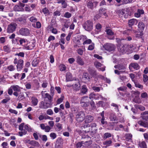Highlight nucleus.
Wrapping results in <instances>:
<instances>
[{"instance_id":"obj_1","label":"nucleus","mask_w":148,"mask_h":148,"mask_svg":"<svg viewBox=\"0 0 148 148\" xmlns=\"http://www.w3.org/2000/svg\"><path fill=\"white\" fill-rule=\"evenodd\" d=\"M82 26L85 30L90 32L93 29V23L91 21L88 20L83 24Z\"/></svg>"},{"instance_id":"obj_2","label":"nucleus","mask_w":148,"mask_h":148,"mask_svg":"<svg viewBox=\"0 0 148 148\" xmlns=\"http://www.w3.org/2000/svg\"><path fill=\"white\" fill-rule=\"evenodd\" d=\"M81 106L84 107H88L89 104L90 100L87 97H82L80 100Z\"/></svg>"},{"instance_id":"obj_3","label":"nucleus","mask_w":148,"mask_h":148,"mask_svg":"<svg viewBox=\"0 0 148 148\" xmlns=\"http://www.w3.org/2000/svg\"><path fill=\"white\" fill-rule=\"evenodd\" d=\"M105 49L109 52H111L114 50L115 47L114 45L110 43H106L103 46Z\"/></svg>"},{"instance_id":"obj_4","label":"nucleus","mask_w":148,"mask_h":148,"mask_svg":"<svg viewBox=\"0 0 148 148\" xmlns=\"http://www.w3.org/2000/svg\"><path fill=\"white\" fill-rule=\"evenodd\" d=\"M51 105L50 102L46 101H42L40 103L39 107L41 108L46 109L48 108L51 107Z\"/></svg>"},{"instance_id":"obj_5","label":"nucleus","mask_w":148,"mask_h":148,"mask_svg":"<svg viewBox=\"0 0 148 148\" xmlns=\"http://www.w3.org/2000/svg\"><path fill=\"white\" fill-rule=\"evenodd\" d=\"M97 130V124L95 123H92L90 125V128L88 130H85L86 132H88L90 131L93 133H96Z\"/></svg>"},{"instance_id":"obj_6","label":"nucleus","mask_w":148,"mask_h":148,"mask_svg":"<svg viewBox=\"0 0 148 148\" xmlns=\"http://www.w3.org/2000/svg\"><path fill=\"white\" fill-rule=\"evenodd\" d=\"M17 25L14 23H12L8 25L7 32L9 33H12L15 31Z\"/></svg>"},{"instance_id":"obj_7","label":"nucleus","mask_w":148,"mask_h":148,"mask_svg":"<svg viewBox=\"0 0 148 148\" xmlns=\"http://www.w3.org/2000/svg\"><path fill=\"white\" fill-rule=\"evenodd\" d=\"M85 114L84 112L81 111L78 112L76 116V120L79 122L83 121L84 119Z\"/></svg>"},{"instance_id":"obj_8","label":"nucleus","mask_w":148,"mask_h":148,"mask_svg":"<svg viewBox=\"0 0 148 148\" xmlns=\"http://www.w3.org/2000/svg\"><path fill=\"white\" fill-rule=\"evenodd\" d=\"M19 32L22 36H27L30 34V31L27 28H22L19 30Z\"/></svg>"},{"instance_id":"obj_9","label":"nucleus","mask_w":148,"mask_h":148,"mask_svg":"<svg viewBox=\"0 0 148 148\" xmlns=\"http://www.w3.org/2000/svg\"><path fill=\"white\" fill-rule=\"evenodd\" d=\"M127 45L125 44L124 45L121 43L119 44L118 49L119 51L121 53H123L128 51Z\"/></svg>"},{"instance_id":"obj_10","label":"nucleus","mask_w":148,"mask_h":148,"mask_svg":"<svg viewBox=\"0 0 148 148\" xmlns=\"http://www.w3.org/2000/svg\"><path fill=\"white\" fill-rule=\"evenodd\" d=\"M105 31L108 35L107 37L110 40H113L114 39V36H113L114 33L111 29H107L105 30Z\"/></svg>"},{"instance_id":"obj_11","label":"nucleus","mask_w":148,"mask_h":148,"mask_svg":"<svg viewBox=\"0 0 148 148\" xmlns=\"http://www.w3.org/2000/svg\"><path fill=\"white\" fill-rule=\"evenodd\" d=\"M35 43L33 42H29L27 43L25 46L23 47V49L27 50H31L35 47Z\"/></svg>"},{"instance_id":"obj_12","label":"nucleus","mask_w":148,"mask_h":148,"mask_svg":"<svg viewBox=\"0 0 148 148\" xmlns=\"http://www.w3.org/2000/svg\"><path fill=\"white\" fill-rule=\"evenodd\" d=\"M83 39L84 41L83 43V45H84L86 44H90L92 42V41L90 39H89L87 40V38L86 36L84 35H82L80 36V40Z\"/></svg>"},{"instance_id":"obj_13","label":"nucleus","mask_w":148,"mask_h":148,"mask_svg":"<svg viewBox=\"0 0 148 148\" xmlns=\"http://www.w3.org/2000/svg\"><path fill=\"white\" fill-rule=\"evenodd\" d=\"M23 60L22 59L18 60V62L16 66V68L18 71H20L23 68Z\"/></svg>"},{"instance_id":"obj_14","label":"nucleus","mask_w":148,"mask_h":148,"mask_svg":"<svg viewBox=\"0 0 148 148\" xmlns=\"http://www.w3.org/2000/svg\"><path fill=\"white\" fill-rule=\"evenodd\" d=\"M84 119L85 123H90L93 120L94 117L90 115H87L85 116Z\"/></svg>"},{"instance_id":"obj_15","label":"nucleus","mask_w":148,"mask_h":148,"mask_svg":"<svg viewBox=\"0 0 148 148\" xmlns=\"http://www.w3.org/2000/svg\"><path fill=\"white\" fill-rule=\"evenodd\" d=\"M75 81H76V83L75 84H73L72 85L73 86V88L74 90H79L80 89V86L78 85V84H79V82L78 79H75Z\"/></svg>"},{"instance_id":"obj_16","label":"nucleus","mask_w":148,"mask_h":148,"mask_svg":"<svg viewBox=\"0 0 148 148\" xmlns=\"http://www.w3.org/2000/svg\"><path fill=\"white\" fill-rule=\"evenodd\" d=\"M99 96L100 95L99 94L92 93L90 94L89 98L91 100H92L93 99H97L99 98Z\"/></svg>"},{"instance_id":"obj_17","label":"nucleus","mask_w":148,"mask_h":148,"mask_svg":"<svg viewBox=\"0 0 148 148\" xmlns=\"http://www.w3.org/2000/svg\"><path fill=\"white\" fill-rule=\"evenodd\" d=\"M26 17L24 15H23L21 17L18 18L17 20L21 24H24L26 22Z\"/></svg>"},{"instance_id":"obj_18","label":"nucleus","mask_w":148,"mask_h":148,"mask_svg":"<svg viewBox=\"0 0 148 148\" xmlns=\"http://www.w3.org/2000/svg\"><path fill=\"white\" fill-rule=\"evenodd\" d=\"M138 23L137 20L135 19H131L128 21V25L131 29L132 28V26L134 24H136Z\"/></svg>"},{"instance_id":"obj_19","label":"nucleus","mask_w":148,"mask_h":148,"mask_svg":"<svg viewBox=\"0 0 148 148\" xmlns=\"http://www.w3.org/2000/svg\"><path fill=\"white\" fill-rule=\"evenodd\" d=\"M94 65L95 66L96 68L99 69V68L100 69V70L103 71L105 70V68L104 67H102L101 68H99L101 67L102 66V65L101 64V63L99 62L98 61L95 62L94 63Z\"/></svg>"},{"instance_id":"obj_20","label":"nucleus","mask_w":148,"mask_h":148,"mask_svg":"<svg viewBox=\"0 0 148 148\" xmlns=\"http://www.w3.org/2000/svg\"><path fill=\"white\" fill-rule=\"evenodd\" d=\"M109 119L111 121H117L116 116L115 113H112L110 114Z\"/></svg>"},{"instance_id":"obj_21","label":"nucleus","mask_w":148,"mask_h":148,"mask_svg":"<svg viewBox=\"0 0 148 148\" xmlns=\"http://www.w3.org/2000/svg\"><path fill=\"white\" fill-rule=\"evenodd\" d=\"M141 117L144 120L147 121L148 120V111H145L141 113Z\"/></svg>"},{"instance_id":"obj_22","label":"nucleus","mask_w":148,"mask_h":148,"mask_svg":"<svg viewBox=\"0 0 148 148\" xmlns=\"http://www.w3.org/2000/svg\"><path fill=\"white\" fill-rule=\"evenodd\" d=\"M80 91L83 94H86L88 91V89L86 86L85 85H83L82 86Z\"/></svg>"},{"instance_id":"obj_23","label":"nucleus","mask_w":148,"mask_h":148,"mask_svg":"<svg viewBox=\"0 0 148 148\" xmlns=\"http://www.w3.org/2000/svg\"><path fill=\"white\" fill-rule=\"evenodd\" d=\"M83 79L86 81H89L91 77L87 73H84L82 77Z\"/></svg>"},{"instance_id":"obj_24","label":"nucleus","mask_w":148,"mask_h":148,"mask_svg":"<svg viewBox=\"0 0 148 148\" xmlns=\"http://www.w3.org/2000/svg\"><path fill=\"white\" fill-rule=\"evenodd\" d=\"M76 61L77 62L79 65L83 66L84 64V62L82 59L79 56H77V57Z\"/></svg>"},{"instance_id":"obj_25","label":"nucleus","mask_w":148,"mask_h":148,"mask_svg":"<svg viewBox=\"0 0 148 148\" xmlns=\"http://www.w3.org/2000/svg\"><path fill=\"white\" fill-rule=\"evenodd\" d=\"M114 68L116 69H118L119 70H124L125 69V67L124 65L120 64L115 65Z\"/></svg>"},{"instance_id":"obj_26","label":"nucleus","mask_w":148,"mask_h":148,"mask_svg":"<svg viewBox=\"0 0 148 148\" xmlns=\"http://www.w3.org/2000/svg\"><path fill=\"white\" fill-rule=\"evenodd\" d=\"M31 100L32 103L34 106H36L37 105L38 100L36 97H32L31 98Z\"/></svg>"},{"instance_id":"obj_27","label":"nucleus","mask_w":148,"mask_h":148,"mask_svg":"<svg viewBox=\"0 0 148 148\" xmlns=\"http://www.w3.org/2000/svg\"><path fill=\"white\" fill-rule=\"evenodd\" d=\"M15 91L20 92V87L18 85H12L11 86Z\"/></svg>"},{"instance_id":"obj_28","label":"nucleus","mask_w":148,"mask_h":148,"mask_svg":"<svg viewBox=\"0 0 148 148\" xmlns=\"http://www.w3.org/2000/svg\"><path fill=\"white\" fill-rule=\"evenodd\" d=\"M87 7L91 10H93L94 9V5L93 3L90 1H88L87 3Z\"/></svg>"},{"instance_id":"obj_29","label":"nucleus","mask_w":148,"mask_h":148,"mask_svg":"<svg viewBox=\"0 0 148 148\" xmlns=\"http://www.w3.org/2000/svg\"><path fill=\"white\" fill-rule=\"evenodd\" d=\"M14 10L15 11H22L24 10V9L23 8H20L18 5H16L14 8Z\"/></svg>"},{"instance_id":"obj_30","label":"nucleus","mask_w":148,"mask_h":148,"mask_svg":"<svg viewBox=\"0 0 148 148\" xmlns=\"http://www.w3.org/2000/svg\"><path fill=\"white\" fill-rule=\"evenodd\" d=\"M132 135L131 134H126L125 136V138L127 141H130L132 140Z\"/></svg>"},{"instance_id":"obj_31","label":"nucleus","mask_w":148,"mask_h":148,"mask_svg":"<svg viewBox=\"0 0 148 148\" xmlns=\"http://www.w3.org/2000/svg\"><path fill=\"white\" fill-rule=\"evenodd\" d=\"M138 124L145 127H148V123L147 122H144L142 121H139L138 122Z\"/></svg>"},{"instance_id":"obj_32","label":"nucleus","mask_w":148,"mask_h":148,"mask_svg":"<svg viewBox=\"0 0 148 148\" xmlns=\"http://www.w3.org/2000/svg\"><path fill=\"white\" fill-rule=\"evenodd\" d=\"M138 124L145 127H148V123L147 122H144L142 121H139L138 122Z\"/></svg>"},{"instance_id":"obj_33","label":"nucleus","mask_w":148,"mask_h":148,"mask_svg":"<svg viewBox=\"0 0 148 148\" xmlns=\"http://www.w3.org/2000/svg\"><path fill=\"white\" fill-rule=\"evenodd\" d=\"M29 144L34 146H39L40 145L39 143L37 141L35 140H31L29 143Z\"/></svg>"},{"instance_id":"obj_34","label":"nucleus","mask_w":148,"mask_h":148,"mask_svg":"<svg viewBox=\"0 0 148 148\" xmlns=\"http://www.w3.org/2000/svg\"><path fill=\"white\" fill-rule=\"evenodd\" d=\"M138 145L141 148H147L146 143L144 141L140 142Z\"/></svg>"},{"instance_id":"obj_35","label":"nucleus","mask_w":148,"mask_h":148,"mask_svg":"<svg viewBox=\"0 0 148 148\" xmlns=\"http://www.w3.org/2000/svg\"><path fill=\"white\" fill-rule=\"evenodd\" d=\"M138 27L140 30H143L144 29L145 25L143 22H140L138 23Z\"/></svg>"},{"instance_id":"obj_36","label":"nucleus","mask_w":148,"mask_h":148,"mask_svg":"<svg viewBox=\"0 0 148 148\" xmlns=\"http://www.w3.org/2000/svg\"><path fill=\"white\" fill-rule=\"evenodd\" d=\"M39 62V60L36 59H34L32 62V65L34 66H38Z\"/></svg>"},{"instance_id":"obj_37","label":"nucleus","mask_w":148,"mask_h":148,"mask_svg":"<svg viewBox=\"0 0 148 148\" xmlns=\"http://www.w3.org/2000/svg\"><path fill=\"white\" fill-rule=\"evenodd\" d=\"M66 78L67 81H69L71 80L72 77L71 74L67 73L66 75Z\"/></svg>"},{"instance_id":"obj_38","label":"nucleus","mask_w":148,"mask_h":148,"mask_svg":"<svg viewBox=\"0 0 148 148\" xmlns=\"http://www.w3.org/2000/svg\"><path fill=\"white\" fill-rule=\"evenodd\" d=\"M131 65L134 69L136 70L139 69L140 68L139 65L136 63H132L131 64Z\"/></svg>"},{"instance_id":"obj_39","label":"nucleus","mask_w":148,"mask_h":148,"mask_svg":"<svg viewBox=\"0 0 148 148\" xmlns=\"http://www.w3.org/2000/svg\"><path fill=\"white\" fill-rule=\"evenodd\" d=\"M20 45L23 46V47L25 46V43L26 42V40L24 38L21 39L19 40Z\"/></svg>"},{"instance_id":"obj_40","label":"nucleus","mask_w":148,"mask_h":148,"mask_svg":"<svg viewBox=\"0 0 148 148\" xmlns=\"http://www.w3.org/2000/svg\"><path fill=\"white\" fill-rule=\"evenodd\" d=\"M25 98L23 92H21L19 94L18 99L22 100Z\"/></svg>"},{"instance_id":"obj_41","label":"nucleus","mask_w":148,"mask_h":148,"mask_svg":"<svg viewBox=\"0 0 148 148\" xmlns=\"http://www.w3.org/2000/svg\"><path fill=\"white\" fill-rule=\"evenodd\" d=\"M25 128L29 132H32V128L30 126L26 125L24 126Z\"/></svg>"},{"instance_id":"obj_42","label":"nucleus","mask_w":148,"mask_h":148,"mask_svg":"<svg viewBox=\"0 0 148 148\" xmlns=\"http://www.w3.org/2000/svg\"><path fill=\"white\" fill-rule=\"evenodd\" d=\"M63 142V139L59 137L57 139L56 143L62 145Z\"/></svg>"},{"instance_id":"obj_43","label":"nucleus","mask_w":148,"mask_h":148,"mask_svg":"<svg viewBox=\"0 0 148 148\" xmlns=\"http://www.w3.org/2000/svg\"><path fill=\"white\" fill-rule=\"evenodd\" d=\"M19 135L20 136H22L23 135H25L27 133V131L23 129L22 131H20L18 132Z\"/></svg>"},{"instance_id":"obj_44","label":"nucleus","mask_w":148,"mask_h":148,"mask_svg":"<svg viewBox=\"0 0 148 148\" xmlns=\"http://www.w3.org/2000/svg\"><path fill=\"white\" fill-rule=\"evenodd\" d=\"M46 98H47L49 101V102L52 101L53 97L48 93H46L45 94Z\"/></svg>"},{"instance_id":"obj_45","label":"nucleus","mask_w":148,"mask_h":148,"mask_svg":"<svg viewBox=\"0 0 148 148\" xmlns=\"http://www.w3.org/2000/svg\"><path fill=\"white\" fill-rule=\"evenodd\" d=\"M132 29H128L123 31V34H124L129 35L132 31Z\"/></svg>"},{"instance_id":"obj_46","label":"nucleus","mask_w":148,"mask_h":148,"mask_svg":"<svg viewBox=\"0 0 148 148\" xmlns=\"http://www.w3.org/2000/svg\"><path fill=\"white\" fill-rule=\"evenodd\" d=\"M3 49L5 52H9L10 51V48L8 45L4 46L3 47Z\"/></svg>"},{"instance_id":"obj_47","label":"nucleus","mask_w":148,"mask_h":148,"mask_svg":"<svg viewBox=\"0 0 148 148\" xmlns=\"http://www.w3.org/2000/svg\"><path fill=\"white\" fill-rule=\"evenodd\" d=\"M112 142L111 140H106L104 142L103 144L106 146H110L112 143Z\"/></svg>"},{"instance_id":"obj_48","label":"nucleus","mask_w":148,"mask_h":148,"mask_svg":"<svg viewBox=\"0 0 148 148\" xmlns=\"http://www.w3.org/2000/svg\"><path fill=\"white\" fill-rule=\"evenodd\" d=\"M92 89L95 92H99L100 90V87L95 86L92 87Z\"/></svg>"},{"instance_id":"obj_49","label":"nucleus","mask_w":148,"mask_h":148,"mask_svg":"<svg viewBox=\"0 0 148 148\" xmlns=\"http://www.w3.org/2000/svg\"><path fill=\"white\" fill-rule=\"evenodd\" d=\"M141 97L143 98H145L148 97V94L146 92L142 93L141 94Z\"/></svg>"},{"instance_id":"obj_50","label":"nucleus","mask_w":148,"mask_h":148,"mask_svg":"<svg viewBox=\"0 0 148 148\" xmlns=\"http://www.w3.org/2000/svg\"><path fill=\"white\" fill-rule=\"evenodd\" d=\"M111 134L110 133H106L104 134L103 138H108L111 137Z\"/></svg>"},{"instance_id":"obj_51","label":"nucleus","mask_w":148,"mask_h":148,"mask_svg":"<svg viewBox=\"0 0 148 148\" xmlns=\"http://www.w3.org/2000/svg\"><path fill=\"white\" fill-rule=\"evenodd\" d=\"M50 136L53 139L56 138L57 136L56 134L53 132L51 133L50 134Z\"/></svg>"},{"instance_id":"obj_52","label":"nucleus","mask_w":148,"mask_h":148,"mask_svg":"<svg viewBox=\"0 0 148 148\" xmlns=\"http://www.w3.org/2000/svg\"><path fill=\"white\" fill-rule=\"evenodd\" d=\"M29 21L32 22H35L37 21V19L34 17L32 16L30 18Z\"/></svg>"},{"instance_id":"obj_53","label":"nucleus","mask_w":148,"mask_h":148,"mask_svg":"<svg viewBox=\"0 0 148 148\" xmlns=\"http://www.w3.org/2000/svg\"><path fill=\"white\" fill-rule=\"evenodd\" d=\"M111 106L113 107H115V109H116L117 110V111L118 112H119V109L118 108V106L116 104L114 103H112L111 104Z\"/></svg>"},{"instance_id":"obj_54","label":"nucleus","mask_w":148,"mask_h":148,"mask_svg":"<svg viewBox=\"0 0 148 148\" xmlns=\"http://www.w3.org/2000/svg\"><path fill=\"white\" fill-rule=\"evenodd\" d=\"M56 126L58 128V130L60 131L62 129V125L60 123H57L56 124Z\"/></svg>"},{"instance_id":"obj_55","label":"nucleus","mask_w":148,"mask_h":148,"mask_svg":"<svg viewBox=\"0 0 148 148\" xmlns=\"http://www.w3.org/2000/svg\"><path fill=\"white\" fill-rule=\"evenodd\" d=\"M42 12L44 14H49V10L46 8H45L42 9Z\"/></svg>"},{"instance_id":"obj_56","label":"nucleus","mask_w":148,"mask_h":148,"mask_svg":"<svg viewBox=\"0 0 148 148\" xmlns=\"http://www.w3.org/2000/svg\"><path fill=\"white\" fill-rule=\"evenodd\" d=\"M64 16L66 18H69L71 16V14L69 12H66L64 14Z\"/></svg>"},{"instance_id":"obj_57","label":"nucleus","mask_w":148,"mask_h":148,"mask_svg":"<svg viewBox=\"0 0 148 148\" xmlns=\"http://www.w3.org/2000/svg\"><path fill=\"white\" fill-rule=\"evenodd\" d=\"M15 56H18L22 57H23L24 56V53L23 52H20L19 53H16L15 54Z\"/></svg>"},{"instance_id":"obj_58","label":"nucleus","mask_w":148,"mask_h":148,"mask_svg":"<svg viewBox=\"0 0 148 148\" xmlns=\"http://www.w3.org/2000/svg\"><path fill=\"white\" fill-rule=\"evenodd\" d=\"M77 52L80 55H82L83 53V51L82 49L79 48L77 50Z\"/></svg>"},{"instance_id":"obj_59","label":"nucleus","mask_w":148,"mask_h":148,"mask_svg":"<svg viewBox=\"0 0 148 148\" xmlns=\"http://www.w3.org/2000/svg\"><path fill=\"white\" fill-rule=\"evenodd\" d=\"M51 129V127L48 125H47L44 130L46 132H49Z\"/></svg>"},{"instance_id":"obj_60","label":"nucleus","mask_w":148,"mask_h":148,"mask_svg":"<svg viewBox=\"0 0 148 148\" xmlns=\"http://www.w3.org/2000/svg\"><path fill=\"white\" fill-rule=\"evenodd\" d=\"M47 114L49 115H52L53 114V112L51 109L48 110L46 112Z\"/></svg>"},{"instance_id":"obj_61","label":"nucleus","mask_w":148,"mask_h":148,"mask_svg":"<svg viewBox=\"0 0 148 148\" xmlns=\"http://www.w3.org/2000/svg\"><path fill=\"white\" fill-rule=\"evenodd\" d=\"M24 123H22L19 125V130H20L22 131L23 130V127H24Z\"/></svg>"},{"instance_id":"obj_62","label":"nucleus","mask_w":148,"mask_h":148,"mask_svg":"<svg viewBox=\"0 0 148 148\" xmlns=\"http://www.w3.org/2000/svg\"><path fill=\"white\" fill-rule=\"evenodd\" d=\"M48 84V83L46 81H44L42 84V86L43 88H45L47 86Z\"/></svg>"},{"instance_id":"obj_63","label":"nucleus","mask_w":148,"mask_h":148,"mask_svg":"<svg viewBox=\"0 0 148 148\" xmlns=\"http://www.w3.org/2000/svg\"><path fill=\"white\" fill-rule=\"evenodd\" d=\"M106 9L105 8H101L99 10V12L100 14H102L103 12H105Z\"/></svg>"},{"instance_id":"obj_64","label":"nucleus","mask_w":148,"mask_h":148,"mask_svg":"<svg viewBox=\"0 0 148 148\" xmlns=\"http://www.w3.org/2000/svg\"><path fill=\"white\" fill-rule=\"evenodd\" d=\"M94 44H92L91 45H90L88 48V49L89 50H93L94 49Z\"/></svg>"}]
</instances>
